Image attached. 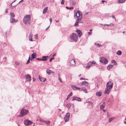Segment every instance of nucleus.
Segmentation results:
<instances>
[{
  "label": "nucleus",
  "mask_w": 126,
  "mask_h": 126,
  "mask_svg": "<svg viewBox=\"0 0 126 126\" xmlns=\"http://www.w3.org/2000/svg\"><path fill=\"white\" fill-rule=\"evenodd\" d=\"M82 14L78 10L76 12H75L74 13V17H76L78 18L81 17L80 18H78L76 20V23H75L74 26H76L79 25L78 23H79V21H80L82 18Z\"/></svg>",
  "instance_id": "1"
},
{
  "label": "nucleus",
  "mask_w": 126,
  "mask_h": 126,
  "mask_svg": "<svg viewBox=\"0 0 126 126\" xmlns=\"http://www.w3.org/2000/svg\"><path fill=\"white\" fill-rule=\"evenodd\" d=\"M30 15H27L24 18L23 22L26 24L29 25L30 23Z\"/></svg>",
  "instance_id": "2"
},
{
  "label": "nucleus",
  "mask_w": 126,
  "mask_h": 126,
  "mask_svg": "<svg viewBox=\"0 0 126 126\" xmlns=\"http://www.w3.org/2000/svg\"><path fill=\"white\" fill-rule=\"evenodd\" d=\"M28 112L27 110H25L23 109H21L20 111V114L19 116V117L21 118L25 115Z\"/></svg>",
  "instance_id": "3"
},
{
  "label": "nucleus",
  "mask_w": 126,
  "mask_h": 126,
  "mask_svg": "<svg viewBox=\"0 0 126 126\" xmlns=\"http://www.w3.org/2000/svg\"><path fill=\"white\" fill-rule=\"evenodd\" d=\"M10 15L11 16L10 22L11 23H13L16 21V20L14 18L15 15L13 12H11L10 13Z\"/></svg>",
  "instance_id": "4"
},
{
  "label": "nucleus",
  "mask_w": 126,
  "mask_h": 126,
  "mask_svg": "<svg viewBox=\"0 0 126 126\" xmlns=\"http://www.w3.org/2000/svg\"><path fill=\"white\" fill-rule=\"evenodd\" d=\"M70 38L75 42L77 41L78 39V37L76 35V34L75 33H73L71 35Z\"/></svg>",
  "instance_id": "5"
},
{
  "label": "nucleus",
  "mask_w": 126,
  "mask_h": 126,
  "mask_svg": "<svg viewBox=\"0 0 126 126\" xmlns=\"http://www.w3.org/2000/svg\"><path fill=\"white\" fill-rule=\"evenodd\" d=\"M100 62L103 63L104 64H106L108 62V61L107 59L105 57H102L100 60Z\"/></svg>",
  "instance_id": "6"
},
{
  "label": "nucleus",
  "mask_w": 126,
  "mask_h": 126,
  "mask_svg": "<svg viewBox=\"0 0 126 126\" xmlns=\"http://www.w3.org/2000/svg\"><path fill=\"white\" fill-rule=\"evenodd\" d=\"M113 85V83L111 81L107 83L106 85L107 88L111 89L112 88Z\"/></svg>",
  "instance_id": "7"
},
{
  "label": "nucleus",
  "mask_w": 126,
  "mask_h": 126,
  "mask_svg": "<svg viewBox=\"0 0 126 126\" xmlns=\"http://www.w3.org/2000/svg\"><path fill=\"white\" fill-rule=\"evenodd\" d=\"M70 116V113L67 112L64 118V119L65 122H67L69 120Z\"/></svg>",
  "instance_id": "8"
},
{
  "label": "nucleus",
  "mask_w": 126,
  "mask_h": 126,
  "mask_svg": "<svg viewBox=\"0 0 126 126\" xmlns=\"http://www.w3.org/2000/svg\"><path fill=\"white\" fill-rule=\"evenodd\" d=\"M24 123L25 125H28L32 124L33 122L28 120H26L24 121Z\"/></svg>",
  "instance_id": "9"
},
{
  "label": "nucleus",
  "mask_w": 126,
  "mask_h": 126,
  "mask_svg": "<svg viewBox=\"0 0 126 126\" xmlns=\"http://www.w3.org/2000/svg\"><path fill=\"white\" fill-rule=\"evenodd\" d=\"M75 100L78 101H81V98L79 97H75L73 98L72 100V101H73Z\"/></svg>",
  "instance_id": "10"
},
{
  "label": "nucleus",
  "mask_w": 126,
  "mask_h": 126,
  "mask_svg": "<svg viewBox=\"0 0 126 126\" xmlns=\"http://www.w3.org/2000/svg\"><path fill=\"white\" fill-rule=\"evenodd\" d=\"M111 89H110L109 88H106L105 89V93L107 94H109L110 92Z\"/></svg>",
  "instance_id": "11"
},
{
  "label": "nucleus",
  "mask_w": 126,
  "mask_h": 126,
  "mask_svg": "<svg viewBox=\"0 0 126 126\" xmlns=\"http://www.w3.org/2000/svg\"><path fill=\"white\" fill-rule=\"evenodd\" d=\"M26 79L28 81H30L31 80V77L29 74H27L25 76Z\"/></svg>",
  "instance_id": "12"
},
{
  "label": "nucleus",
  "mask_w": 126,
  "mask_h": 126,
  "mask_svg": "<svg viewBox=\"0 0 126 126\" xmlns=\"http://www.w3.org/2000/svg\"><path fill=\"white\" fill-rule=\"evenodd\" d=\"M76 32L77 33V34L79 35V37H80L82 35V33L81 31L78 29H77Z\"/></svg>",
  "instance_id": "13"
},
{
  "label": "nucleus",
  "mask_w": 126,
  "mask_h": 126,
  "mask_svg": "<svg viewBox=\"0 0 126 126\" xmlns=\"http://www.w3.org/2000/svg\"><path fill=\"white\" fill-rule=\"evenodd\" d=\"M89 84V83L85 81L82 82L81 83V85H84L85 86H87Z\"/></svg>",
  "instance_id": "14"
},
{
  "label": "nucleus",
  "mask_w": 126,
  "mask_h": 126,
  "mask_svg": "<svg viewBox=\"0 0 126 126\" xmlns=\"http://www.w3.org/2000/svg\"><path fill=\"white\" fill-rule=\"evenodd\" d=\"M39 79L40 81L42 82H44L46 80V79L45 78L40 77V76L39 77Z\"/></svg>",
  "instance_id": "15"
},
{
  "label": "nucleus",
  "mask_w": 126,
  "mask_h": 126,
  "mask_svg": "<svg viewBox=\"0 0 126 126\" xmlns=\"http://www.w3.org/2000/svg\"><path fill=\"white\" fill-rule=\"evenodd\" d=\"M80 90L82 91H83V92H85V93H87V89L85 87H82L80 89Z\"/></svg>",
  "instance_id": "16"
},
{
  "label": "nucleus",
  "mask_w": 126,
  "mask_h": 126,
  "mask_svg": "<svg viewBox=\"0 0 126 126\" xmlns=\"http://www.w3.org/2000/svg\"><path fill=\"white\" fill-rule=\"evenodd\" d=\"M73 88L74 90H80V88L78 87L75 85L73 86Z\"/></svg>",
  "instance_id": "17"
},
{
  "label": "nucleus",
  "mask_w": 126,
  "mask_h": 126,
  "mask_svg": "<svg viewBox=\"0 0 126 126\" xmlns=\"http://www.w3.org/2000/svg\"><path fill=\"white\" fill-rule=\"evenodd\" d=\"M105 106V102H104L100 106V109H101L104 108Z\"/></svg>",
  "instance_id": "18"
},
{
  "label": "nucleus",
  "mask_w": 126,
  "mask_h": 126,
  "mask_svg": "<svg viewBox=\"0 0 126 126\" xmlns=\"http://www.w3.org/2000/svg\"><path fill=\"white\" fill-rule=\"evenodd\" d=\"M32 34L31 33H30V35L29 36V40H30V41H33V40L32 39Z\"/></svg>",
  "instance_id": "19"
},
{
  "label": "nucleus",
  "mask_w": 126,
  "mask_h": 126,
  "mask_svg": "<svg viewBox=\"0 0 126 126\" xmlns=\"http://www.w3.org/2000/svg\"><path fill=\"white\" fill-rule=\"evenodd\" d=\"M70 64L72 65H74L75 64V61L73 59H72L70 61Z\"/></svg>",
  "instance_id": "20"
},
{
  "label": "nucleus",
  "mask_w": 126,
  "mask_h": 126,
  "mask_svg": "<svg viewBox=\"0 0 126 126\" xmlns=\"http://www.w3.org/2000/svg\"><path fill=\"white\" fill-rule=\"evenodd\" d=\"M113 65H112L111 64H109L107 66V68L109 70L111 68Z\"/></svg>",
  "instance_id": "21"
},
{
  "label": "nucleus",
  "mask_w": 126,
  "mask_h": 126,
  "mask_svg": "<svg viewBox=\"0 0 126 126\" xmlns=\"http://www.w3.org/2000/svg\"><path fill=\"white\" fill-rule=\"evenodd\" d=\"M72 92H71L68 95L66 99L67 100H68L69 97L72 96Z\"/></svg>",
  "instance_id": "22"
},
{
  "label": "nucleus",
  "mask_w": 126,
  "mask_h": 126,
  "mask_svg": "<svg viewBox=\"0 0 126 126\" xmlns=\"http://www.w3.org/2000/svg\"><path fill=\"white\" fill-rule=\"evenodd\" d=\"M36 60L39 61H47V59H39V58H37L36 59Z\"/></svg>",
  "instance_id": "23"
},
{
  "label": "nucleus",
  "mask_w": 126,
  "mask_h": 126,
  "mask_svg": "<svg viewBox=\"0 0 126 126\" xmlns=\"http://www.w3.org/2000/svg\"><path fill=\"white\" fill-rule=\"evenodd\" d=\"M125 0H118V3H122L124 2Z\"/></svg>",
  "instance_id": "24"
},
{
  "label": "nucleus",
  "mask_w": 126,
  "mask_h": 126,
  "mask_svg": "<svg viewBox=\"0 0 126 126\" xmlns=\"http://www.w3.org/2000/svg\"><path fill=\"white\" fill-rule=\"evenodd\" d=\"M96 95L97 96H101V92H97L96 93Z\"/></svg>",
  "instance_id": "25"
},
{
  "label": "nucleus",
  "mask_w": 126,
  "mask_h": 126,
  "mask_svg": "<svg viewBox=\"0 0 126 126\" xmlns=\"http://www.w3.org/2000/svg\"><path fill=\"white\" fill-rule=\"evenodd\" d=\"M122 52L120 50H118L116 53V54L118 55H120L121 54Z\"/></svg>",
  "instance_id": "26"
},
{
  "label": "nucleus",
  "mask_w": 126,
  "mask_h": 126,
  "mask_svg": "<svg viewBox=\"0 0 126 126\" xmlns=\"http://www.w3.org/2000/svg\"><path fill=\"white\" fill-rule=\"evenodd\" d=\"M47 8H44L43 11V14H45L46 13V12L47 11Z\"/></svg>",
  "instance_id": "27"
},
{
  "label": "nucleus",
  "mask_w": 126,
  "mask_h": 126,
  "mask_svg": "<svg viewBox=\"0 0 126 126\" xmlns=\"http://www.w3.org/2000/svg\"><path fill=\"white\" fill-rule=\"evenodd\" d=\"M113 25H114V24L113 23H111L110 24H104V26H113Z\"/></svg>",
  "instance_id": "28"
},
{
  "label": "nucleus",
  "mask_w": 126,
  "mask_h": 126,
  "mask_svg": "<svg viewBox=\"0 0 126 126\" xmlns=\"http://www.w3.org/2000/svg\"><path fill=\"white\" fill-rule=\"evenodd\" d=\"M71 106V105L70 103H68L67 104L66 106L68 109H69L70 108Z\"/></svg>",
  "instance_id": "29"
},
{
  "label": "nucleus",
  "mask_w": 126,
  "mask_h": 126,
  "mask_svg": "<svg viewBox=\"0 0 126 126\" xmlns=\"http://www.w3.org/2000/svg\"><path fill=\"white\" fill-rule=\"evenodd\" d=\"M89 63H91V64L93 65H94L95 64L96 62L94 61H93V62L90 61L89 62Z\"/></svg>",
  "instance_id": "30"
},
{
  "label": "nucleus",
  "mask_w": 126,
  "mask_h": 126,
  "mask_svg": "<svg viewBox=\"0 0 126 126\" xmlns=\"http://www.w3.org/2000/svg\"><path fill=\"white\" fill-rule=\"evenodd\" d=\"M111 62L112 63H114V65H116L117 64L116 61L114 60H112L111 61Z\"/></svg>",
  "instance_id": "31"
},
{
  "label": "nucleus",
  "mask_w": 126,
  "mask_h": 126,
  "mask_svg": "<svg viewBox=\"0 0 126 126\" xmlns=\"http://www.w3.org/2000/svg\"><path fill=\"white\" fill-rule=\"evenodd\" d=\"M50 72H51V70H50L48 69L47 70V73L49 75L50 74Z\"/></svg>",
  "instance_id": "32"
},
{
  "label": "nucleus",
  "mask_w": 126,
  "mask_h": 126,
  "mask_svg": "<svg viewBox=\"0 0 126 126\" xmlns=\"http://www.w3.org/2000/svg\"><path fill=\"white\" fill-rule=\"evenodd\" d=\"M44 123L48 125H49L50 124V121H45Z\"/></svg>",
  "instance_id": "33"
},
{
  "label": "nucleus",
  "mask_w": 126,
  "mask_h": 126,
  "mask_svg": "<svg viewBox=\"0 0 126 126\" xmlns=\"http://www.w3.org/2000/svg\"><path fill=\"white\" fill-rule=\"evenodd\" d=\"M35 54H33L31 55V58H33V59H34L35 58Z\"/></svg>",
  "instance_id": "34"
},
{
  "label": "nucleus",
  "mask_w": 126,
  "mask_h": 126,
  "mask_svg": "<svg viewBox=\"0 0 126 126\" xmlns=\"http://www.w3.org/2000/svg\"><path fill=\"white\" fill-rule=\"evenodd\" d=\"M65 8L67 9H70V10H72L73 9V7H68L67 6H66Z\"/></svg>",
  "instance_id": "35"
},
{
  "label": "nucleus",
  "mask_w": 126,
  "mask_h": 126,
  "mask_svg": "<svg viewBox=\"0 0 126 126\" xmlns=\"http://www.w3.org/2000/svg\"><path fill=\"white\" fill-rule=\"evenodd\" d=\"M89 105H90L91 106V107H92L93 106V103L92 102H89Z\"/></svg>",
  "instance_id": "36"
},
{
  "label": "nucleus",
  "mask_w": 126,
  "mask_h": 126,
  "mask_svg": "<svg viewBox=\"0 0 126 126\" xmlns=\"http://www.w3.org/2000/svg\"><path fill=\"white\" fill-rule=\"evenodd\" d=\"M115 118L114 117H112L111 118L109 119V122H110L111 121H112Z\"/></svg>",
  "instance_id": "37"
},
{
  "label": "nucleus",
  "mask_w": 126,
  "mask_h": 126,
  "mask_svg": "<svg viewBox=\"0 0 126 126\" xmlns=\"http://www.w3.org/2000/svg\"><path fill=\"white\" fill-rule=\"evenodd\" d=\"M39 121L40 122H43L44 123L45 121V120H43L41 118H40L39 119Z\"/></svg>",
  "instance_id": "38"
},
{
  "label": "nucleus",
  "mask_w": 126,
  "mask_h": 126,
  "mask_svg": "<svg viewBox=\"0 0 126 126\" xmlns=\"http://www.w3.org/2000/svg\"><path fill=\"white\" fill-rule=\"evenodd\" d=\"M30 56L29 57L28 60V61H27V62L26 63V64H28L30 63Z\"/></svg>",
  "instance_id": "39"
},
{
  "label": "nucleus",
  "mask_w": 126,
  "mask_h": 126,
  "mask_svg": "<svg viewBox=\"0 0 126 126\" xmlns=\"http://www.w3.org/2000/svg\"><path fill=\"white\" fill-rule=\"evenodd\" d=\"M70 1H72L73 5H74L76 4V2L72 0H70Z\"/></svg>",
  "instance_id": "40"
},
{
  "label": "nucleus",
  "mask_w": 126,
  "mask_h": 126,
  "mask_svg": "<svg viewBox=\"0 0 126 126\" xmlns=\"http://www.w3.org/2000/svg\"><path fill=\"white\" fill-rule=\"evenodd\" d=\"M48 56H43L42 57L43 59H47V58H48Z\"/></svg>",
  "instance_id": "41"
},
{
  "label": "nucleus",
  "mask_w": 126,
  "mask_h": 126,
  "mask_svg": "<svg viewBox=\"0 0 126 126\" xmlns=\"http://www.w3.org/2000/svg\"><path fill=\"white\" fill-rule=\"evenodd\" d=\"M37 37H38V35L37 34H36L34 36V38H35L36 39H37Z\"/></svg>",
  "instance_id": "42"
},
{
  "label": "nucleus",
  "mask_w": 126,
  "mask_h": 126,
  "mask_svg": "<svg viewBox=\"0 0 126 126\" xmlns=\"http://www.w3.org/2000/svg\"><path fill=\"white\" fill-rule=\"evenodd\" d=\"M96 46L98 47H100L102 45L99 44H96Z\"/></svg>",
  "instance_id": "43"
},
{
  "label": "nucleus",
  "mask_w": 126,
  "mask_h": 126,
  "mask_svg": "<svg viewBox=\"0 0 126 126\" xmlns=\"http://www.w3.org/2000/svg\"><path fill=\"white\" fill-rule=\"evenodd\" d=\"M54 58H51L49 60V62H51L52 60L53 59H54Z\"/></svg>",
  "instance_id": "44"
},
{
  "label": "nucleus",
  "mask_w": 126,
  "mask_h": 126,
  "mask_svg": "<svg viewBox=\"0 0 126 126\" xmlns=\"http://www.w3.org/2000/svg\"><path fill=\"white\" fill-rule=\"evenodd\" d=\"M64 0H62L61 2V3L62 4H64Z\"/></svg>",
  "instance_id": "45"
},
{
  "label": "nucleus",
  "mask_w": 126,
  "mask_h": 126,
  "mask_svg": "<svg viewBox=\"0 0 126 126\" xmlns=\"http://www.w3.org/2000/svg\"><path fill=\"white\" fill-rule=\"evenodd\" d=\"M15 64L16 65H17L19 64V63L18 62L16 61L15 62Z\"/></svg>",
  "instance_id": "46"
},
{
  "label": "nucleus",
  "mask_w": 126,
  "mask_h": 126,
  "mask_svg": "<svg viewBox=\"0 0 126 126\" xmlns=\"http://www.w3.org/2000/svg\"><path fill=\"white\" fill-rule=\"evenodd\" d=\"M90 67V65H88V66H86V68L87 69H89Z\"/></svg>",
  "instance_id": "47"
},
{
  "label": "nucleus",
  "mask_w": 126,
  "mask_h": 126,
  "mask_svg": "<svg viewBox=\"0 0 126 126\" xmlns=\"http://www.w3.org/2000/svg\"><path fill=\"white\" fill-rule=\"evenodd\" d=\"M49 20L50 22V24H51L52 21V19L51 18H50L49 19Z\"/></svg>",
  "instance_id": "48"
},
{
  "label": "nucleus",
  "mask_w": 126,
  "mask_h": 126,
  "mask_svg": "<svg viewBox=\"0 0 126 126\" xmlns=\"http://www.w3.org/2000/svg\"><path fill=\"white\" fill-rule=\"evenodd\" d=\"M59 80L60 81V82H62V81H61V79L59 77Z\"/></svg>",
  "instance_id": "49"
},
{
  "label": "nucleus",
  "mask_w": 126,
  "mask_h": 126,
  "mask_svg": "<svg viewBox=\"0 0 126 126\" xmlns=\"http://www.w3.org/2000/svg\"><path fill=\"white\" fill-rule=\"evenodd\" d=\"M80 80H87V79H85V78H80Z\"/></svg>",
  "instance_id": "50"
},
{
  "label": "nucleus",
  "mask_w": 126,
  "mask_h": 126,
  "mask_svg": "<svg viewBox=\"0 0 126 126\" xmlns=\"http://www.w3.org/2000/svg\"><path fill=\"white\" fill-rule=\"evenodd\" d=\"M88 65H90V66L91 67V66H92V64H91L90 63H89V62L88 63Z\"/></svg>",
  "instance_id": "51"
},
{
  "label": "nucleus",
  "mask_w": 126,
  "mask_h": 126,
  "mask_svg": "<svg viewBox=\"0 0 126 126\" xmlns=\"http://www.w3.org/2000/svg\"><path fill=\"white\" fill-rule=\"evenodd\" d=\"M111 17H112L113 18H114L115 19V20H116V19L115 18V17L114 16V15H113Z\"/></svg>",
  "instance_id": "52"
},
{
  "label": "nucleus",
  "mask_w": 126,
  "mask_h": 126,
  "mask_svg": "<svg viewBox=\"0 0 126 126\" xmlns=\"http://www.w3.org/2000/svg\"><path fill=\"white\" fill-rule=\"evenodd\" d=\"M92 32H88V34L89 35H90L91 34Z\"/></svg>",
  "instance_id": "53"
},
{
  "label": "nucleus",
  "mask_w": 126,
  "mask_h": 126,
  "mask_svg": "<svg viewBox=\"0 0 126 126\" xmlns=\"http://www.w3.org/2000/svg\"><path fill=\"white\" fill-rule=\"evenodd\" d=\"M5 12H6V13H8V9H6V10Z\"/></svg>",
  "instance_id": "54"
},
{
  "label": "nucleus",
  "mask_w": 126,
  "mask_h": 126,
  "mask_svg": "<svg viewBox=\"0 0 126 126\" xmlns=\"http://www.w3.org/2000/svg\"><path fill=\"white\" fill-rule=\"evenodd\" d=\"M106 2V3L107 2L106 1H105L103 0L102 1V3H104V2Z\"/></svg>",
  "instance_id": "55"
},
{
  "label": "nucleus",
  "mask_w": 126,
  "mask_h": 126,
  "mask_svg": "<svg viewBox=\"0 0 126 126\" xmlns=\"http://www.w3.org/2000/svg\"><path fill=\"white\" fill-rule=\"evenodd\" d=\"M50 27V25H49L47 28L46 29V30H47L48 29L49 27Z\"/></svg>",
  "instance_id": "56"
},
{
  "label": "nucleus",
  "mask_w": 126,
  "mask_h": 126,
  "mask_svg": "<svg viewBox=\"0 0 126 126\" xmlns=\"http://www.w3.org/2000/svg\"><path fill=\"white\" fill-rule=\"evenodd\" d=\"M53 73H54V72H53L51 71V72H50V74H51Z\"/></svg>",
  "instance_id": "57"
},
{
  "label": "nucleus",
  "mask_w": 126,
  "mask_h": 126,
  "mask_svg": "<svg viewBox=\"0 0 126 126\" xmlns=\"http://www.w3.org/2000/svg\"><path fill=\"white\" fill-rule=\"evenodd\" d=\"M19 4V3H18L17 4H16V5H15L14 6V7H16V5H18V4Z\"/></svg>",
  "instance_id": "58"
},
{
  "label": "nucleus",
  "mask_w": 126,
  "mask_h": 126,
  "mask_svg": "<svg viewBox=\"0 0 126 126\" xmlns=\"http://www.w3.org/2000/svg\"><path fill=\"white\" fill-rule=\"evenodd\" d=\"M13 3L12 2V3H11L10 4V5H11V6H13V7H14V6H12V4Z\"/></svg>",
  "instance_id": "59"
},
{
  "label": "nucleus",
  "mask_w": 126,
  "mask_h": 126,
  "mask_svg": "<svg viewBox=\"0 0 126 126\" xmlns=\"http://www.w3.org/2000/svg\"><path fill=\"white\" fill-rule=\"evenodd\" d=\"M33 81H34L35 80V79H34V77H33Z\"/></svg>",
  "instance_id": "60"
},
{
  "label": "nucleus",
  "mask_w": 126,
  "mask_h": 126,
  "mask_svg": "<svg viewBox=\"0 0 126 126\" xmlns=\"http://www.w3.org/2000/svg\"><path fill=\"white\" fill-rule=\"evenodd\" d=\"M33 59V58H31V60L32 61Z\"/></svg>",
  "instance_id": "61"
},
{
  "label": "nucleus",
  "mask_w": 126,
  "mask_h": 126,
  "mask_svg": "<svg viewBox=\"0 0 126 126\" xmlns=\"http://www.w3.org/2000/svg\"><path fill=\"white\" fill-rule=\"evenodd\" d=\"M56 53L54 54L53 56L54 57L55 56H56Z\"/></svg>",
  "instance_id": "62"
},
{
  "label": "nucleus",
  "mask_w": 126,
  "mask_h": 126,
  "mask_svg": "<svg viewBox=\"0 0 126 126\" xmlns=\"http://www.w3.org/2000/svg\"><path fill=\"white\" fill-rule=\"evenodd\" d=\"M88 12H86V13L85 14L86 15H87V14H88Z\"/></svg>",
  "instance_id": "63"
},
{
  "label": "nucleus",
  "mask_w": 126,
  "mask_h": 126,
  "mask_svg": "<svg viewBox=\"0 0 126 126\" xmlns=\"http://www.w3.org/2000/svg\"><path fill=\"white\" fill-rule=\"evenodd\" d=\"M16 0H14V1L13 2H12V3H14V2H15L16 1Z\"/></svg>",
  "instance_id": "64"
}]
</instances>
